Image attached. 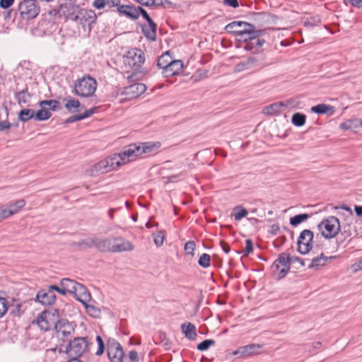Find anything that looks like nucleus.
Instances as JSON below:
<instances>
[{
    "label": "nucleus",
    "mask_w": 362,
    "mask_h": 362,
    "mask_svg": "<svg viewBox=\"0 0 362 362\" xmlns=\"http://www.w3.org/2000/svg\"><path fill=\"white\" fill-rule=\"evenodd\" d=\"M53 317L54 313L51 311H42L37 317V324L42 330L48 331L52 328V326L55 327V323L57 322L52 320Z\"/></svg>",
    "instance_id": "15"
},
{
    "label": "nucleus",
    "mask_w": 362,
    "mask_h": 362,
    "mask_svg": "<svg viewBox=\"0 0 362 362\" xmlns=\"http://www.w3.org/2000/svg\"><path fill=\"white\" fill-rule=\"evenodd\" d=\"M18 118L23 122H28L32 118L35 119V111L32 109H23L18 112Z\"/></svg>",
    "instance_id": "34"
},
{
    "label": "nucleus",
    "mask_w": 362,
    "mask_h": 362,
    "mask_svg": "<svg viewBox=\"0 0 362 362\" xmlns=\"http://www.w3.org/2000/svg\"><path fill=\"white\" fill-rule=\"evenodd\" d=\"M224 5L231 6L233 8H238L239 6L238 0H223Z\"/></svg>",
    "instance_id": "58"
},
{
    "label": "nucleus",
    "mask_w": 362,
    "mask_h": 362,
    "mask_svg": "<svg viewBox=\"0 0 362 362\" xmlns=\"http://www.w3.org/2000/svg\"><path fill=\"white\" fill-rule=\"evenodd\" d=\"M96 341L98 342V350L96 351L95 354L98 356H100V355L103 354V353L104 351L105 344H104L103 340L100 336L96 337Z\"/></svg>",
    "instance_id": "51"
},
{
    "label": "nucleus",
    "mask_w": 362,
    "mask_h": 362,
    "mask_svg": "<svg viewBox=\"0 0 362 362\" xmlns=\"http://www.w3.org/2000/svg\"><path fill=\"white\" fill-rule=\"evenodd\" d=\"M79 7L76 6L71 3H65L61 4L59 8V13L60 15H63L66 19H70L71 21H74V17Z\"/></svg>",
    "instance_id": "22"
},
{
    "label": "nucleus",
    "mask_w": 362,
    "mask_h": 362,
    "mask_svg": "<svg viewBox=\"0 0 362 362\" xmlns=\"http://www.w3.org/2000/svg\"><path fill=\"white\" fill-rule=\"evenodd\" d=\"M14 97L17 103L20 105H22L28 102L29 99L31 98V94L28 93V88L25 86L23 90L15 92Z\"/></svg>",
    "instance_id": "30"
},
{
    "label": "nucleus",
    "mask_w": 362,
    "mask_h": 362,
    "mask_svg": "<svg viewBox=\"0 0 362 362\" xmlns=\"http://www.w3.org/2000/svg\"><path fill=\"white\" fill-rule=\"evenodd\" d=\"M211 257L209 255L206 253L202 254L199 260L198 264L200 267L203 268H207L210 266Z\"/></svg>",
    "instance_id": "44"
},
{
    "label": "nucleus",
    "mask_w": 362,
    "mask_h": 362,
    "mask_svg": "<svg viewBox=\"0 0 362 362\" xmlns=\"http://www.w3.org/2000/svg\"><path fill=\"white\" fill-rule=\"evenodd\" d=\"M86 308V313L93 317H98L101 314L100 308L98 307L87 303L83 304Z\"/></svg>",
    "instance_id": "39"
},
{
    "label": "nucleus",
    "mask_w": 362,
    "mask_h": 362,
    "mask_svg": "<svg viewBox=\"0 0 362 362\" xmlns=\"http://www.w3.org/2000/svg\"><path fill=\"white\" fill-rule=\"evenodd\" d=\"M153 26L151 24H148V26L145 25L141 26V30L144 36L151 42L156 40L157 25L154 22H153Z\"/></svg>",
    "instance_id": "27"
},
{
    "label": "nucleus",
    "mask_w": 362,
    "mask_h": 362,
    "mask_svg": "<svg viewBox=\"0 0 362 362\" xmlns=\"http://www.w3.org/2000/svg\"><path fill=\"white\" fill-rule=\"evenodd\" d=\"M249 67H247V65H246L245 61L241 62L238 64H237L235 66V71L236 72H240L243 71L245 70H249Z\"/></svg>",
    "instance_id": "53"
},
{
    "label": "nucleus",
    "mask_w": 362,
    "mask_h": 362,
    "mask_svg": "<svg viewBox=\"0 0 362 362\" xmlns=\"http://www.w3.org/2000/svg\"><path fill=\"white\" fill-rule=\"evenodd\" d=\"M262 346L256 344H250L246 346L239 347L233 351L232 354L237 356L238 358H245L252 355L257 354Z\"/></svg>",
    "instance_id": "17"
},
{
    "label": "nucleus",
    "mask_w": 362,
    "mask_h": 362,
    "mask_svg": "<svg viewBox=\"0 0 362 362\" xmlns=\"http://www.w3.org/2000/svg\"><path fill=\"white\" fill-rule=\"evenodd\" d=\"M97 16L94 11L80 8L78 11L74 21L78 22L83 28L88 27V30L91 29V25L96 23Z\"/></svg>",
    "instance_id": "11"
},
{
    "label": "nucleus",
    "mask_w": 362,
    "mask_h": 362,
    "mask_svg": "<svg viewBox=\"0 0 362 362\" xmlns=\"http://www.w3.org/2000/svg\"><path fill=\"white\" fill-rule=\"evenodd\" d=\"M293 107V99H290L267 105L262 108V113L269 117H273L276 116L281 112L285 114L291 112Z\"/></svg>",
    "instance_id": "6"
},
{
    "label": "nucleus",
    "mask_w": 362,
    "mask_h": 362,
    "mask_svg": "<svg viewBox=\"0 0 362 362\" xmlns=\"http://www.w3.org/2000/svg\"><path fill=\"white\" fill-rule=\"evenodd\" d=\"M165 239V233L162 230L158 231L153 235V240L157 247H160L163 244Z\"/></svg>",
    "instance_id": "46"
},
{
    "label": "nucleus",
    "mask_w": 362,
    "mask_h": 362,
    "mask_svg": "<svg viewBox=\"0 0 362 362\" xmlns=\"http://www.w3.org/2000/svg\"><path fill=\"white\" fill-rule=\"evenodd\" d=\"M25 205V201L24 199H19L14 203L9 204L7 205L8 211L13 212V215L18 213L21 209Z\"/></svg>",
    "instance_id": "38"
},
{
    "label": "nucleus",
    "mask_w": 362,
    "mask_h": 362,
    "mask_svg": "<svg viewBox=\"0 0 362 362\" xmlns=\"http://www.w3.org/2000/svg\"><path fill=\"white\" fill-rule=\"evenodd\" d=\"M314 234L310 230H303L297 242L298 251L301 254H307L312 248V243Z\"/></svg>",
    "instance_id": "13"
},
{
    "label": "nucleus",
    "mask_w": 362,
    "mask_h": 362,
    "mask_svg": "<svg viewBox=\"0 0 362 362\" xmlns=\"http://www.w3.org/2000/svg\"><path fill=\"white\" fill-rule=\"evenodd\" d=\"M108 358L111 362H118L124 356V351L121 344L115 339L110 338L107 344Z\"/></svg>",
    "instance_id": "12"
},
{
    "label": "nucleus",
    "mask_w": 362,
    "mask_h": 362,
    "mask_svg": "<svg viewBox=\"0 0 362 362\" xmlns=\"http://www.w3.org/2000/svg\"><path fill=\"white\" fill-rule=\"evenodd\" d=\"M120 0H107V6L110 8L116 7L117 9L118 6L120 5Z\"/></svg>",
    "instance_id": "61"
},
{
    "label": "nucleus",
    "mask_w": 362,
    "mask_h": 362,
    "mask_svg": "<svg viewBox=\"0 0 362 362\" xmlns=\"http://www.w3.org/2000/svg\"><path fill=\"white\" fill-rule=\"evenodd\" d=\"M216 341L214 339H205L197 345V349L203 351L207 350L211 346H214Z\"/></svg>",
    "instance_id": "45"
},
{
    "label": "nucleus",
    "mask_w": 362,
    "mask_h": 362,
    "mask_svg": "<svg viewBox=\"0 0 362 362\" xmlns=\"http://www.w3.org/2000/svg\"><path fill=\"white\" fill-rule=\"evenodd\" d=\"M245 62L250 69H260L264 66L262 59L259 57H250L245 60Z\"/></svg>",
    "instance_id": "33"
},
{
    "label": "nucleus",
    "mask_w": 362,
    "mask_h": 362,
    "mask_svg": "<svg viewBox=\"0 0 362 362\" xmlns=\"http://www.w3.org/2000/svg\"><path fill=\"white\" fill-rule=\"evenodd\" d=\"M172 58L168 52L163 54L157 61V66L160 69L165 70V69L168 66V64L171 62Z\"/></svg>",
    "instance_id": "36"
},
{
    "label": "nucleus",
    "mask_w": 362,
    "mask_h": 362,
    "mask_svg": "<svg viewBox=\"0 0 362 362\" xmlns=\"http://www.w3.org/2000/svg\"><path fill=\"white\" fill-rule=\"evenodd\" d=\"M49 289H51L52 291V292H54V291H57L59 293L63 295V296H65L66 295V291L63 289V287H62L61 286H56V285H51L48 287Z\"/></svg>",
    "instance_id": "57"
},
{
    "label": "nucleus",
    "mask_w": 362,
    "mask_h": 362,
    "mask_svg": "<svg viewBox=\"0 0 362 362\" xmlns=\"http://www.w3.org/2000/svg\"><path fill=\"white\" fill-rule=\"evenodd\" d=\"M39 106L40 107H45V106H49V108L48 110H52V111H57V110H60L62 109V106H61L59 101H58L57 100H41L39 102Z\"/></svg>",
    "instance_id": "31"
},
{
    "label": "nucleus",
    "mask_w": 362,
    "mask_h": 362,
    "mask_svg": "<svg viewBox=\"0 0 362 362\" xmlns=\"http://www.w3.org/2000/svg\"><path fill=\"white\" fill-rule=\"evenodd\" d=\"M146 86L141 83H134L127 87H124L121 94L125 95L127 98H135L141 95L146 90Z\"/></svg>",
    "instance_id": "16"
},
{
    "label": "nucleus",
    "mask_w": 362,
    "mask_h": 362,
    "mask_svg": "<svg viewBox=\"0 0 362 362\" xmlns=\"http://www.w3.org/2000/svg\"><path fill=\"white\" fill-rule=\"evenodd\" d=\"M303 23L306 27L316 26L321 23V18L319 16H311L307 18Z\"/></svg>",
    "instance_id": "42"
},
{
    "label": "nucleus",
    "mask_w": 362,
    "mask_h": 362,
    "mask_svg": "<svg viewBox=\"0 0 362 362\" xmlns=\"http://www.w3.org/2000/svg\"><path fill=\"white\" fill-rule=\"evenodd\" d=\"M195 247V243L192 240H189L185 243L184 249L187 255H191L193 256Z\"/></svg>",
    "instance_id": "47"
},
{
    "label": "nucleus",
    "mask_w": 362,
    "mask_h": 362,
    "mask_svg": "<svg viewBox=\"0 0 362 362\" xmlns=\"http://www.w3.org/2000/svg\"><path fill=\"white\" fill-rule=\"evenodd\" d=\"M71 294H74L76 299L82 304L88 303L91 298L88 289L83 284L78 282Z\"/></svg>",
    "instance_id": "20"
},
{
    "label": "nucleus",
    "mask_w": 362,
    "mask_h": 362,
    "mask_svg": "<svg viewBox=\"0 0 362 362\" xmlns=\"http://www.w3.org/2000/svg\"><path fill=\"white\" fill-rule=\"evenodd\" d=\"M291 261L288 253H281L271 266L272 276L276 280L284 278L290 269Z\"/></svg>",
    "instance_id": "2"
},
{
    "label": "nucleus",
    "mask_w": 362,
    "mask_h": 362,
    "mask_svg": "<svg viewBox=\"0 0 362 362\" xmlns=\"http://www.w3.org/2000/svg\"><path fill=\"white\" fill-rule=\"evenodd\" d=\"M321 235L326 239L334 238L340 230V223L339 219L331 216L323 219L317 226Z\"/></svg>",
    "instance_id": "4"
},
{
    "label": "nucleus",
    "mask_w": 362,
    "mask_h": 362,
    "mask_svg": "<svg viewBox=\"0 0 362 362\" xmlns=\"http://www.w3.org/2000/svg\"><path fill=\"white\" fill-rule=\"evenodd\" d=\"M252 28V24L245 21H233L226 25L225 30L229 33L235 35L236 37L238 35L250 34V29Z\"/></svg>",
    "instance_id": "14"
},
{
    "label": "nucleus",
    "mask_w": 362,
    "mask_h": 362,
    "mask_svg": "<svg viewBox=\"0 0 362 362\" xmlns=\"http://www.w3.org/2000/svg\"><path fill=\"white\" fill-rule=\"evenodd\" d=\"M8 310L7 300L5 298L0 297V317H1Z\"/></svg>",
    "instance_id": "50"
},
{
    "label": "nucleus",
    "mask_w": 362,
    "mask_h": 362,
    "mask_svg": "<svg viewBox=\"0 0 362 362\" xmlns=\"http://www.w3.org/2000/svg\"><path fill=\"white\" fill-rule=\"evenodd\" d=\"M14 3V0H0V7L2 8H8Z\"/></svg>",
    "instance_id": "56"
},
{
    "label": "nucleus",
    "mask_w": 362,
    "mask_h": 362,
    "mask_svg": "<svg viewBox=\"0 0 362 362\" xmlns=\"http://www.w3.org/2000/svg\"><path fill=\"white\" fill-rule=\"evenodd\" d=\"M55 329L57 337L64 341L71 340L74 332V326L65 319L58 320L55 323Z\"/></svg>",
    "instance_id": "10"
},
{
    "label": "nucleus",
    "mask_w": 362,
    "mask_h": 362,
    "mask_svg": "<svg viewBox=\"0 0 362 362\" xmlns=\"http://www.w3.org/2000/svg\"><path fill=\"white\" fill-rule=\"evenodd\" d=\"M139 146L140 156L148 155L156 152L161 146L158 141L144 142L138 144Z\"/></svg>",
    "instance_id": "24"
},
{
    "label": "nucleus",
    "mask_w": 362,
    "mask_h": 362,
    "mask_svg": "<svg viewBox=\"0 0 362 362\" xmlns=\"http://www.w3.org/2000/svg\"><path fill=\"white\" fill-rule=\"evenodd\" d=\"M145 62V56L140 49L132 48L128 50L124 55V63L125 66L133 70V73L127 76L129 82H134L139 80V74L144 72L140 70Z\"/></svg>",
    "instance_id": "1"
},
{
    "label": "nucleus",
    "mask_w": 362,
    "mask_h": 362,
    "mask_svg": "<svg viewBox=\"0 0 362 362\" xmlns=\"http://www.w3.org/2000/svg\"><path fill=\"white\" fill-rule=\"evenodd\" d=\"M95 110H96V108H95V107L90 108V109L86 110L84 113L81 114V119H84L87 117H89L95 112Z\"/></svg>",
    "instance_id": "62"
},
{
    "label": "nucleus",
    "mask_w": 362,
    "mask_h": 362,
    "mask_svg": "<svg viewBox=\"0 0 362 362\" xmlns=\"http://www.w3.org/2000/svg\"><path fill=\"white\" fill-rule=\"evenodd\" d=\"M119 166H120V163L118 157L112 155L92 165L88 173L90 175L95 176L110 172Z\"/></svg>",
    "instance_id": "5"
},
{
    "label": "nucleus",
    "mask_w": 362,
    "mask_h": 362,
    "mask_svg": "<svg viewBox=\"0 0 362 362\" xmlns=\"http://www.w3.org/2000/svg\"><path fill=\"white\" fill-rule=\"evenodd\" d=\"M115 11L120 16H124L130 19L136 20V11L132 5L120 4Z\"/></svg>",
    "instance_id": "25"
},
{
    "label": "nucleus",
    "mask_w": 362,
    "mask_h": 362,
    "mask_svg": "<svg viewBox=\"0 0 362 362\" xmlns=\"http://www.w3.org/2000/svg\"><path fill=\"white\" fill-rule=\"evenodd\" d=\"M234 217L237 221L240 220L243 217L246 216L248 214L247 209L242 207L241 206H238L234 208Z\"/></svg>",
    "instance_id": "43"
},
{
    "label": "nucleus",
    "mask_w": 362,
    "mask_h": 362,
    "mask_svg": "<svg viewBox=\"0 0 362 362\" xmlns=\"http://www.w3.org/2000/svg\"><path fill=\"white\" fill-rule=\"evenodd\" d=\"M80 120H82L81 115H72V116H70L69 117H68L66 119V123H67V124L73 123V122L80 121Z\"/></svg>",
    "instance_id": "59"
},
{
    "label": "nucleus",
    "mask_w": 362,
    "mask_h": 362,
    "mask_svg": "<svg viewBox=\"0 0 362 362\" xmlns=\"http://www.w3.org/2000/svg\"><path fill=\"white\" fill-rule=\"evenodd\" d=\"M246 246L244 251L245 255H248L250 253H251L253 251V244L251 240L247 239L246 240Z\"/></svg>",
    "instance_id": "54"
},
{
    "label": "nucleus",
    "mask_w": 362,
    "mask_h": 362,
    "mask_svg": "<svg viewBox=\"0 0 362 362\" xmlns=\"http://www.w3.org/2000/svg\"><path fill=\"white\" fill-rule=\"evenodd\" d=\"M181 330L185 334L186 338L189 340H194L197 337L196 327L194 324L188 322L181 325Z\"/></svg>",
    "instance_id": "28"
},
{
    "label": "nucleus",
    "mask_w": 362,
    "mask_h": 362,
    "mask_svg": "<svg viewBox=\"0 0 362 362\" xmlns=\"http://www.w3.org/2000/svg\"><path fill=\"white\" fill-rule=\"evenodd\" d=\"M250 28L251 29H250V30H249L250 34L246 33L243 35H238L237 36V37H238L239 41H243V42H247L250 40H255V38L259 37L264 33V30H256L255 25L252 24V28Z\"/></svg>",
    "instance_id": "26"
},
{
    "label": "nucleus",
    "mask_w": 362,
    "mask_h": 362,
    "mask_svg": "<svg viewBox=\"0 0 362 362\" xmlns=\"http://www.w3.org/2000/svg\"><path fill=\"white\" fill-rule=\"evenodd\" d=\"M310 217L311 214H296V226L306 221Z\"/></svg>",
    "instance_id": "49"
},
{
    "label": "nucleus",
    "mask_w": 362,
    "mask_h": 362,
    "mask_svg": "<svg viewBox=\"0 0 362 362\" xmlns=\"http://www.w3.org/2000/svg\"><path fill=\"white\" fill-rule=\"evenodd\" d=\"M141 15L147 21L148 24H151L152 26L153 25V22L154 21L151 19L146 10L143 11Z\"/></svg>",
    "instance_id": "63"
},
{
    "label": "nucleus",
    "mask_w": 362,
    "mask_h": 362,
    "mask_svg": "<svg viewBox=\"0 0 362 362\" xmlns=\"http://www.w3.org/2000/svg\"><path fill=\"white\" fill-rule=\"evenodd\" d=\"M183 64L181 60H172L168 66L162 71L165 77H170L178 74L182 69Z\"/></svg>",
    "instance_id": "23"
},
{
    "label": "nucleus",
    "mask_w": 362,
    "mask_h": 362,
    "mask_svg": "<svg viewBox=\"0 0 362 362\" xmlns=\"http://www.w3.org/2000/svg\"><path fill=\"white\" fill-rule=\"evenodd\" d=\"M351 267L354 272L362 269V259L354 264Z\"/></svg>",
    "instance_id": "64"
},
{
    "label": "nucleus",
    "mask_w": 362,
    "mask_h": 362,
    "mask_svg": "<svg viewBox=\"0 0 362 362\" xmlns=\"http://www.w3.org/2000/svg\"><path fill=\"white\" fill-rule=\"evenodd\" d=\"M88 348V341L85 337H76L69 340L66 346L65 352L71 358L81 356Z\"/></svg>",
    "instance_id": "7"
},
{
    "label": "nucleus",
    "mask_w": 362,
    "mask_h": 362,
    "mask_svg": "<svg viewBox=\"0 0 362 362\" xmlns=\"http://www.w3.org/2000/svg\"><path fill=\"white\" fill-rule=\"evenodd\" d=\"M333 257H327L321 254L320 256L316 257L312 259L311 264L309 267L310 268H318L324 266L329 259H332Z\"/></svg>",
    "instance_id": "35"
},
{
    "label": "nucleus",
    "mask_w": 362,
    "mask_h": 362,
    "mask_svg": "<svg viewBox=\"0 0 362 362\" xmlns=\"http://www.w3.org/2000/svg\"><path fill=\"white\" fill-rule=\"evenodd\" d=\"M115 243L112 245V252H122L132 251L134 250V245L129 240L122 237H115L113 239Z\"/></svg>",
    "instance_id": "19"
},
{
    "label": "nucleus",
    "mask_w": 362,
    "mask_h": 362,
    "mask_svg": "<svg viewBox=\"0 0 362 362\" xmlns=\"http://www.w3.org/2000/svg\"><path fill=\"white\" fill-rule=\"evenodd\" d=\"M36 300L42 305H52L56 300V296L51 289H42L36 295Z\"/></svg>",
    "instance_id": "21"
},
{
    "label": "nucleus",
    "mask_w": 362,
    "mask_h": 362,
    "mask_svg": "<svg viewBox=\"0 0 362 362\" xmlns=\"http://www.w3.org/2000/svg\"><path fill=\"white\" fill-rule=\"evenodd\" d=\"M332 109V107L325 104H319L317 105L313 106L311 107V112L317 114H325L329 110Z\"/></svg>",
    "instance_id": "41"
},
{
    "label": "nucleus",
    "mask_w": 362,
    "mask_h": 362,
    "mask_svg": "<svg viewBox=\"0 0 362 362\" xmlns=\"http://www.w3.org/2000/svg\"><path fill=\"white\" fill-rule=\"evenodd\" d=\"M265 43V40L263 39H259V37L255 38V40H248L244 48L246 50L251 51L252 52H257L259 51L260 47Z\"/></svg>",
    "instance_id": "29"
},
{
    "label": "nucleus",
    "mask_w": 362,
    "mask_h": 362,
    "mask_svg": "<svg viewBox=\"0 0 362 362\" xmlns=\"http://www.w3.org/2000/svg\"><path fill=\"white\" fill-rule=\"evenodd\" d=\"M22 20L29 21L35 18L40 12V7L35 0H24L18 8Z\"/></svg>",
    "instance_id": "8"
},
{
    "label": "nucleus",
    "mask_w": 362,
    "mask_h": 362,
    "mask_svg": "<svg viewBox=\"0 0 362 362\" xmlns=\"http://www.w3.org/2000/svg\"><path fill=\"white\" fill-rule=\"evenodd\" d=\"M52 117L51 112L46 107H41L35 113V119L37 121H45Z\"/></svg>",
    "instance_id": "37"
},
{
    "label": "nucleus",
    "mask_w": 362,
    "mask_h": 362,
    "mask_svg": "<svg viewBox=\"0 0 362 362\" xmlns=\"http://www.w3.org/2000/svg\"><path fill=\"white\" fill-rule=\"evenodd\" d=\"M83 244H86L87 247L95 246L98 250L101 252H111L113 244L110 239H98L97 238H92L90 243L83 242Z\"/></svg>",
    "instance_id": "18"
},
{
    "label": "nucleus",
    "mask_w": 362,
    "mask_h": 362,
    "mask_svg": "<svg viewBox=\"0 0 362 362\" xmlns=\"http://www.w3.org/2000/svg\"><path fill=\"white\" fill-rule=\"evenodd\" d=\"M306 116L303 114L296 112V126L301 127L305 123Z\"/></svg>",
    "instance_id": "52"
},
{
    "label": "nucleus",
    "mask_w": 362,
    "mask_h": 362,
    "mask_svg": "<svg viewBox=\"0 0 362 362\" xmlns=\"http://www.w3.org/2000/svg\"><path fill=\"white\" fill-rule=\"evenodd\" d=\"M13 215V212L8 211L4 205L0 206V221Z\"/></svg>",
    "instance_id": "48"
},
{
    "label": "nucleus",
    "mask_w": 362,
    "mask_h": 362,
    "mask_svg": "<svg viewBox=\"0 0 362 362\" xmlns=\"http://www.w3.org/2000/svg\"><path fill=\"white\" fill-rule=\"evenodd\" d=\"M76 284V281L69 278H64L60 281V286L66 291V295L67 293H72Z\"/></svg>",
    "instance_id": "32"
},
{
    "label": "nucleus",
    "mask_w": 362,
    "mask_h": 362,
    "mask_svg": "<svg viewBox=\"0 0 362 362\" xmlns=\"http://www.w3.org/2000/svg\"><path fill=\"white\" fill-rule=\"evenodd\" d=\"M66 100L65 107L70 112H76V110H73V108L77 109L81 107V103L77 99L70 98Z\"/></svg>",
    "instance_id": "40"
},
{
    "label": "nucleus",
    "mask_w": 362,
    "mask_h": 362,
    "mask_svg": "<svg viewBox=\"0 0 362 362\" xmlns=\"http://www.w3.org/2000/svg\"><path fill=\"white\" fill-rule=\"evenodd\" d=\"M107 5V0H95L93 6L98 9L103 8Z\"/></svg>",
    "instance_id": "55"
},
{
    "label": "nucleus",
    "mask_w": 362,
    "mask_h": 362,
    "mask_svg": "<svg viewBox=\"0 0 362 362\" xmlns=\"http://www.w3.org/2000/svg\"><path fill=\"white\" fill-rule=\"evenodd\" d=\"M139 146L136 144H132L123 148L121 153L114 154L118 157L120 165L135 160L140 156Z\"/></svg>",
    "instance_id": "9"
},
{
    "label": "nucleus",
    "mask_w": 362,
    "mask_h": 362,
    "mask_svg": "<svg viewBox=\"0 0 362 362\" xmlns=\"http://www.w3.org/2000/svg\"><path fill=\"white\" fill-rule=\"evenodd\" d=\"M96 80L90 76L78 79L74 86V93L80 97L92 96L97 88Z\"/></svg>",
    "instance_id": "3"
},
{
    "label": "nucleus",
    "mask_w": 362,
    "mask_h": 362,
    "mask_svg": "<svg viewBox=\"0 0 362 362\" xmlns=\"http://www.w3.org/2000/svg\"><path fill=\"white\" fill-rule=\"evenodd\" d=\"M11 126V124L8 120L0 122V132L8 129Z\"/></svg>",
    "instance_id": "60"
}]
</instances>
